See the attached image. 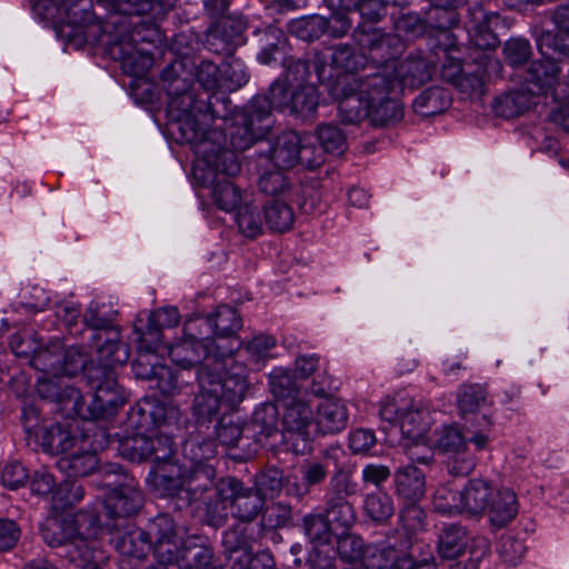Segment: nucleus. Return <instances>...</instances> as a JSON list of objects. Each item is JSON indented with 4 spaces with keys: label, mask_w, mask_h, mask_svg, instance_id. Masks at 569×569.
I'll return each instance as SVG.
<instances>
[{
    "label": "nucleus",
    "mask_w": 569,
    "mask_h": 569,
    "mask_svg": "<svg viewBox=\"0 0 569 569\" xmlns=\"http://www.w3.org/2000/svg\"><path fill=\"white\" fill-rule=\"evenodd\" d=\"M196 81L203 89L196 92L191 72L184 71L183 61L168 64L161 72V81L168 100L169 131L178 143H194L217 137L224 139L222 130L211 129L216 119L228 121L231 101L223 92L222 69L214 62L202 60L196 67Z\"/></svg>",
    "instance_id": "nucleus-1"
},
{
    "label": "nucleus",
    "mask_w": 569,
    "mask_h": 569,
    "mask_svg": "<svg viewBox=\"0 0 569 569\" xmlns=\"http://www.w3.org/2000/svg\"><path fill=\"white\" fill-rule=\"evenodd\" d=\"M100 519L97 515L79 512L73 517H50L40 526L43 542L60 548L59 555L78 569H100L103 553L97 547Z\"/></svg>",
    "instance_id": "nucleus-2"
},
{
    "label": "nucleus",
    "mask_w": 569,
    "mask_h": 569,
    "mask_svg": "<svg viewBox=\"0 0 569 569\" xmlns=\"http://www.w3.org/2000/svg\"><path fill=\"white\" fill-rule=\"evenodd\" d=\"M133 21L131 18L113 17L107 21V31L101 44L114 61H119L124 73L132 77L144 76L153 66L152 53L139 43H153L160 40L156 21Z\"/></svg>",
    "instance_id": "nucleus-3"
},
{
    "label": "nucleus",
    "mask_w": 569,
    "mask_h": 569,
    "mask_svg": "<svg viewBox=\"0 0 569 569\" xmlns=\"http://www.w3.org/2000/svg\"><path fill=\"white\" fill-rule=\"evenodd\" d=\"M291 86L286 80L276 79L268 93L256 94L248 102L229 128V143L232 149L244 151L270 132L273 124L271 111H288L293 90L290 89Z\"/></svg>",
    "instance_id": "nucleus-4"
},
{
    "label": "nucleus",
    "mask_w": 569,
    "mask_h": 569,
    "mask_svg": "<svg viewBox=\"0 0 569 569\" xmlns=\"http://www.w3.org/2000/svg\"><path fill=\"white\" fill-rule=\"evenodd\" d=\"M216 469L211 465H199L198 468L187 463L173 465L160 469L153 480L154 490L160 497L176 500V508L183 509L194 502L206 506L208 513H214Z\"/></svg>",
    "instance_id": "nucleus-5"
},
{
    "label": "nucleus",
    "mask_w": 569,
    "mask_h": 569,
    "mask_svg": "<svg viewBox=\"0 0 569 569\" xmlns=\"http://www.w3.org/2000/svg\"><path fill=\"white\" fill-rule=\"evenodd\" d=\"M229 134H224V139L211 137V139H202L199 142L190 143L196 153L201 154L208 167L206 181H210L212 188V199L224 211L238 210L241 202V193L238 187L228 178L236 177L241 164L234 151L226 147Z\"/></svg>",
    "instance_id": "nucleus-6"
},
{
    "label": "nucleus",
    "mask_w": 569,
    "mask_h": 569,
    "mask_svg": "<svg viewBox=\"0 0 569 569\" xmlns=\"http://www.w3.org/2000/svg\"><path fill=\"white\" fill-rule=\"evenodd\" d=\"M87 385L91 393V402L83 406L82 415L76 417L83 420L106 419L114 416L126 403L123 388L118 383L114 371L102 367H92L86 373Z\"/></svg>",
    "instance_id": "nucleus-7"
},
{
    "label": "nucleus",
    "mask_w": 569,
    "mask_h": 569,
    "mask_svg": "<svg viewBox=\"0 0 569 569\" xmlns=\"http://www.w3.org/2000/svg\"><path fill=\"white\" fill-rule=\"evenodd\" d=\"M358 485L347 470H336L329 479L323 496V513L336 533H346L357 522V511L350 497L357 493Z\"/></svg>",
    "instance_id": "nucleus-8"
},
{
    "label": "nucleus",
    "mask_w": 569,
    "mask_h": 569,
    "mask_svg": "<svg viewBox=\"0 0 569 569\" xmlns=\"http://www.w3.org/2000/svg\"><path fill=\"white\" fill-rule=\"evenodd\" d=\"M214 495V515L222 519L227 510L242 522L254 520L264 506V499L254 489L244 488L243 483L233 477L222 478L217 482Z\"/></svg>",
    "instance_id": "nucleus-9"
},
{
    "label": "nucleus",
    "mask_w": 569,
    "mask_h": 569,
    "mask_svg": "<svg viewBox=\"0 0 569 569\" xmlns=\"http://www.w3.org/2000/svg\"><path fill=\"white\" fill-rule=\"evenodd\" d=\"M351 36L358 48L366 53L368 67L371 69L393 70L398 64L397 59L406 49L398 34L386 32L383 29L356 27Z\"/></svg>",
    "instance_id": "nucleus-10"
},
{
    "label": "nucleus",
    "mask_w": 569,
    "mask_h": 569,
    "mask_svg": "<svg viewBox=\"0 0 569 569\" xmlns=\"http://www.w3.org/2000/svg\"><path fill=\"white\" fill-rule=\"evenodd\" d=\"M495 492L490 481L470 479L462 490L452 492L446 488L437 490L435 508L441 513L467 512L471 516L483 515Z\"/></svg>",
    "instance_id": "nucleus-11"
},
{
    "label": "nucleus",
    "mask_w": 569,
    "mask_h": 569,
    "mask_svg": "<svg viewBox=\"0 0 569 569\" xmlns=\"http://www.w3.org/2000/svg\"><path fill=\"white\" fill-rule=\"evenodd\" d=\"M282 438L297 455L311 450L313 442L315 413L307 397L281 406Z\"/></svg>",
    "instance_id": "nucleus-12"
},
{
    "label": "nucleus",
    "mask_w": 569,
    "mask_h": 569,
    "mask_svg": "<svg viewBox=\"0 0 569 569\" xmlns=\"http://www.w3.org/2000/svg\"><path fill=\"white\" fill-rule=\"evenodd\" d=\"M212 360L209 365V372L212 382L217 385V392L222 398L228 409L236 408L244 398L249 383L247 380V367L239 363L234 355L221 356L220 358L209 357Z\"/></svg>",
    "instance_id": "nucleus-13"
},
{
    "label": "nucleus",
    "mask_w": 569,
    "mask_h": 569,
    "mask_svg": "<svg viewBox=\"0 0 569 569\" xmlns=\"http://www.w3.org/2000/svg\"><path fill=\"white\" fill-rule=\"evenodd\" d=\"M208 327L214 337L210 341L218 356H233L240 350L242 342L237 332L242 327V320L237 309L230 306H219L213 312L201 319V325Z\"/></svg>",
    "instance_id": "nucleus-14"
},
{
    "label": "nucleus",
    "mask_w": 569,
    "mask_h": 569,
    "mask_svg": "<svg viewBox=\"0 0 569 569\" xmlns=\"http://www.w3.org/2000/svg\"><path fill=\"white\" fill-rule=\"evenodd\" d=\"M331 468L345 470L339 463V456L333 449H325L318 456L307 458L298 467L300 482L288 485L287 492L299 500L306 498L311 489L321 486L330 475Z\"/></svg>",
    "instance_id": "nucleus-15"
},
{
    "label": "nucleus",
    "mask_w": 569,
    "mask_h": 569,
    "mask_svg": "<svg viewBox=\"0 0 569 569\" xmlns=\"http://www.w3.org/2000/svg\"><path fill=\"white\" fill-rule=\"evenodd\" d=\"M196 321H188L184 325V335L181 340L174 345L167 343L163 349L168 350L170 359L180 368L190 369L197 367L201 370L207 362V358L218 356L209 337H198L192 330ZM202 336V331L199 332Z\"/></svg>",
    "instance_id": "nucleus-16"
},
{
    "label": "nucleus",
    "mask_w": 569,
    "mask_h": 569,
    "mask_svg": "<svg viewBox=\"0 0 569 569\" xmlns=\"http://www.w3.org/2000/svg\"><path fill=\"white\" fill-rule=\"evenodd\" d=\"M60 10L80 41L101 44L108 29L107 21L98 19L92 0H60Z\"/></svg>",
    "instance_id": "nucleus-17"
},
{
    "label": "nucleus",
    "mask_w": 569,
    "mask_h": 569,
    "mask_svg": "<svg viewBox=\"0 0 569 569\" xmlns=\"http://www.w3.org/2000/svg\"><path fill=\"white\" fill-rule=\"evenodd\" d=\"M327 62H329V67L332 70L341 73L337 79L355 77L353 74L368 68L366 53L360 49L357 51L356 48L349 43H338L328 48V50L322 52L321 57H318L313 62V68L320 82L331 77V73L326 74Z\"/></svg>",
    "instance_id": "nucleus-18"
},
{
    "label": "nucleus",
    "mask_w": 569,
    "mask_h": 569,
    "mask_svg": "<svg viewBox=\"0 0 569 569\" xmlns=\"http://www.w3.org/2000/svg\"><path fill=\"white\" fill-rule=\"evenodd\" d=\"M356 77L336 79L329 84V92L339 102L341 120L348 124H356L370 116L371 102L358 89Z\"/></svg>",
    "instance_id": "nucleus-19"
},
{
    "label": "nucleus",
    "mask_w": 569,
    "mask_h": 569,
    "mask_svg": "<svg viewBox=\"0 0 569 569\" xmlns=\"http://www.w3.org/2000/svg\"><path fill=\"white\" fill-rule=\"evenodd\" d=\"M179 417L180 411L176 406L144 397L128 411L127 426L136 431L148 432L177 422Z\"/></svg>",
    "instance_id": "nucleus-20"
},
{
    "label": "nucleus",
    "mask_w": 569,
    "mask_h": 569,
    "mask_svg": "<svg viewBox=\"0 0 569 569\" xmlns=\"http://www.w3.org/2000/svg\"><path fill=\"white\" fill-rule=\"evenodd\" d=\"M171 559L163 563L176 569H224L214 555L213 547L202 537L191 536L181 541L173 550Z\"/></svg>",
    "instance_id": "nucleus-21"
},
{
    "label": "nucleus",
    "mask_w": 569,
    "mask_h": 569,
    "mask_svg": "<svg viewBox=\"0 0 569 569\" xmlns=\"http://www.w3.org/2000/svg\"><path fill=\"white\" fill-rule=\"evenodd\" d=\"M311 152V148L302 144L301 137L296 131H284L272 143L270 159L281 170H288L298 163L313 168L319 162L309 156Z\"/></svg>",
    "instance_id": "nucleus-22"
},
{
    "label": "nucleus",
    "mask_w": 569,
    "mask_h": 569,
    "mask_svg": "<svg viewBox=\"0 0 569 569\" xmlns=\"http://www.w3.org/2000/svg\"><path fill=\"white\" fill-rule=\"evenodd\" d=\"M37 392L40 398L53 402L67 418H76V415H82L83 398L79 389L68 385L59 376L53 378H39L37 381Z\"/></svg>",
    "instance_id": "nucleus-23"
},
{
    "label": "nucleus",
    "mask_w": 569,
    "mask_h": 569,
    "mask_svg": "<svg viewBox=\"0 0 569 569\" xmlns=\"http://www.w3.org/2000/svg\"><path fill=\"white\" fill-rule=\"evenodd\" d=\"M498 22L499 14L487 11L481 3L469 6L465 22L469 42L481 50H495L500 43L493 31Z\"/></svg>",
    "instance_id": "nucleus-24"
},
{
    "label": "nucleus",
    "mask_w": 569,
    "mask_h": 569,
    "mask_svg": "<svg viewBox=\"0 0 569 569\" xmlns=\"http://www.w3.org/2000/svg\"><path fill=\"white\" fill-rule=\"evenodd\" d=\"M246 23L241 19L223 18L212 23L206 34V48L220 56L231 57L244 44Z\"/></svg>",
    "instance_id": "nucleus-25"
},
{
    "label": "nucleus",
    "mask_w": 569,
    "mask_h": 569,
    "mask_svg": "<svg viewBox=\"0 0 569 569\" xmlns=\"http://www.w3.org/2000/svg\"><path fill=\"white\" fill-rule=\"evenodd\" d=\"M180 313L177 307H162L153 310L149 317L143 331L139 333V350L147 353L158 352L163 346V331L178 326Z\"/></svg>",
    "instance_id": "nucleus-26"
},
{
    "label": "nucleus",
    "mask_w": 569,
    "mask_h": 569,
    "mask_svg": "<svg viewBox=\"0 0 569 569\" xmlns=\"http://www.w3.org/2000/svg\"><path fill=\"white\" fill-rule=\"evenodd\" d=\"M100 535H109V542L122 556L142 559L150 551L147 533L137 527H124L122 523L107 522L101 526Z\"/></svg>",
    "instance_id": "nucleus-27"
},
{
    "label": "nucleus",
    "mask_w": 569,
    "mask_h": 569,
    "mask_svg": "<svg viewBox=\"0 0 569 569\" xmlns=\"http://www.w3.org/2000/svg\"><path fill=\"white\" fill-rule=\"evenodd\" d=\"M212 360H208L201 370L197 371V380L199 392L193 400V416L199 423L209 422L214 419L223 405L222 398L219 396L217 385L212 382V376L209 372V365Z\"/></svg>",
    "instance_id": "nucleus-28"
},
{
    "label": "nucleus",
    "mask_w": 569,
    "mask_h": 569,
    "mask_svg": "<svg viewBox=\"0 0 569 569\" xmlns=\"http://www.w3.org/2000/svg\"><path fill=\"white\" fill-rule=\"evenodd\" d=\"M142 500L138 483L129 485L120 490H110L103 497L104 515L113 523L120 520V523L124 525L129 517L140 510Z\"/></svg>",
    "instance_id": "nucleus-29"
},
{
    "label": "nucleus",
    "mask_w": 569,
    "mask_h": 569,
    "mask_svg": "<svg viewBox=\"0 0 569 569\" xmlns=\"http://www.w3.org/2000/svg\"><path fill=\"white\" fill-rule=\"evenodd\" d=\"M144 531L157 562L163 563L164 560L171 559L170 557L178 546L176 525L172 518L168 515H159L149 522Z\"/></svg>",
    "instance_id": "nucleus-30"
},
{
    "label": "nucleus",
    "mask_w": 569,
    "mask_h": 569,
    "mask_svg": "<svg viewBox=\"0 0 569 569\" xmlns=\"http://www.w3.org/2000/svg\"><path fill=\"white\" fill-rule=\"evenodd\" d=\"M109 11L106 21L113 17L130 18L131 16H149L153 19H161L172 8L170 0H98Z\"/></svg>",
    "instance_id": "nucleus-31"
},
{
    "label": "nucleus",
    "mask_w": 569,
    "mask_h": 569,
    "mask_svg": "<svg viewBox=\"0 0 569 569\" xmlns=\"http://www.w3.org/2000/svg\"><path fill=\"white\" fill-rule=\"evenodd\" d=\"M258 187L266 194L283 196L287 200L297 203L305 213H310L313 210V202L302 199L305 188L302 186L291 187L284 170L264 172L259 178Z\"/></svg>",
    "instance_id": "nucleus-32"
},
{
    "label": "nucleus",
    "mask_w": 569,
    "mask_h": 569,
    "mask_svg": "<svg viewBox=\"0 0 569 569\" xmlns=\"http://www.w3.org/2000/svg\"><path fill=\"white\" fill-rule=\"evenodd\" d=\"M435 71L436 64L420 54H409L393 67V74L399 88H419L431 79Z\"/></svg>",
    "instance_id": "nucleus-33"
},
{
    "label": "nucleus",
    "mask_w": 569,
    "mask_h": 569,
    "mask_svg": "<svg viewBox=\"0 0 569 569\" xmlns=\"http://www.w3.org/2000/svg\"><path fill=\"white\" fill-rule=\"evenodd\" d=\"M349 412L341 400L326 398L317 407L315 428L322 436L336 435L348 426Z\"/></svg>",
    "instance_id": "nucleus-34"
},
{
    "label": "nucleus",
    "mask_w": 569,
    "mask_h": 569,
    "mask_svg": "<svg viewBox=\"0 0 569 569\" xmlns=\"http://www.w3.org/2000/svg\"><path fill=\"white\" fill-rule=\"evenodd\" d=\"M560 69L551 58L533 60L523 76L527 90L531 94H546L558 82Z\"/></svg>",
    "instance_id": "nucleus-35"
},
{
    "label": "nucleus",
    "mask_w": 569,
    "mask_h": 569,
    "mask_svg": "<svg viewBox=\"0 0 569 569\" xmlns=\"http://www.w3.org/2000/svg\"><path fill=\"white\" fill-rule=\"evenodd\" d=\"M519 503L513 490L502 488L495 490L485 513L490 527L495 530L507 527L517 517Z\"/></svg>",
    "instance_id": "nucleus-36"
},
{
    "label": "nucleus",
    "mask_w": 569,
    "mask_h": 569,
    "mask_svg": "<svg viewBox=\"0 0 569 569\" xmlns=\"http://www.w3.org/2000/svg\"><path fill=\"white\" fill-rule=\"evenodd\" d=\"M468 547V530L458 522L446 523L438 533L437 555L441 560L456 561Z\"/></svg>",
    "instance_id": "nucleus-37"
},
{
    "label": "nucleus",
    "mask_w": 569,
    "mask_h": 569,
    "mask_svg": "<svg viewBox=\"0 0 569 569\" xmlns=\"http://www.w3.org/2000/svg\"><path fill=\"white\" fill-rule=\"evenodd\" d=\"M101 340H92L91 347L96 348L97 365L106 370L114 371L117 366L124 365L130 357L128 347L121 342L120 330H111L108 336Z\"/></svg>",
    "instance_id": "nucleus-38"
},
{
    "label": "nucleus",
    "mask_w": 569,
    "mask_h": 569,
    "mask_svg": "<svg viewBox=\"0 0 569 569\" xmlns=\"http://www.w3.org/2000/svg\"><path fill=\"white\" fill-rule=\"evenodd\" d=\"M117 311L104 303L92 301L86 309L82 321L89 332L88 339L102 340L111 330H119L116 323Z\"/></svg>",
    "instance_id": "nucleus-39"
},
{
    "label": "nucleus",
    "mask_w": 569,
    "mask_h": 569,
    "mask_svg": "<svg viewBox=\"0 0 569 569\" xmlns=\"http://www.w3.org/2000/svg\"><path fill=\"white\" fill-rule=\"evenodd\" d=\"M393 482L396 495L405 501H420L426 493V476L411 463L395 471Z\"/></svg>",
    "instance_id": "nucleus-40"
},
{
    "label": "nucleus",
    "mask_w": 569,
    "mask_h": 569,
    "mask_svg": "<svg viewBox=\"0 0 569 569\" xmlns=\"http://www.w3.org/2000/svg\"><path fill=\"white\" fill-rule=\"evenodd\" d=\"M270 392L280 406L307 397V391L297 381L296 377L286 369L277 368L269 376Z\"/></svg>",
    "instance_id": "nucleus-41"
},
{
    "label": "nucleus",
    "mask_w": 569,
    "mask_h": 569,
    "mask_svg": "<svg viewBox=\"0 0 569 569\" xmlns=\"http://www.w3.org/2000/svg\"><path fill=\"white\" fill-rule=\"evenodd\" d=\"M491 405L488 390L479 383H463L457 392L459 415L466 421L472 420L478 412Z\"/></svg>",
    "instance_id": "nucleus-42"
},
{
    "label": "nucleus",
    "mask_w": 569,
    "mask_h": 569,
    "mask_svg": "<svg viewBox=\"0 0 569 569\" xmlns=\"http://www.w3.org/2000/svg\"><path fill=\"white\" fill-rule=\"evenodd\" d=\"M356 80L359 83L358 89L371 103L392 94L398 87L395 74L383 69H375L373 72Z\"/></svg>",
    "instance_id": "nucleus-43"
},
{
    "label": "nucleus",
    "mask_w": 569,
    "mask_h": 569,
    "mask_svg": "<svg viewBox=\"0 0 569 569\" xmlns=\"http://www.w3.org/2000/svg\"><path fill=\"white\" fill-rule=\"evenodd\" d=\"M37 438L42 449L51 455L64 456L78 442V438L59 423L41 428Z\"/></svg>",
    "instance_id": "nucleus-44"
},
{
    "label": "nucleus",
    "mask_w": 569,
    "mask_h": 569,
    "mask_svg": "<svg viewBox=\"0 0 569 569\" xmlns=\"http://www.w3.org/2000/svg\"><path fill=\"white\" fill-rule=\"evenodd\" d=\"M56 466L67 478L77 479L93 475L98 466V458L92 451L66 453L57 460Z\"/></svg>",
    "instance_id": "nucleus-45"
},
{
    "label": "nucleus",
    "mask_w": 569,
    "mask_h": 569,
    "mask_svg": "<svg viewBox=\"0 0 569 569\" xmlns=\"http://www.w3.org/2000/svg\"><path fill=\"white\" fill-rule=\"evenodd\" d=\"M451 98L447 90L430 87L420 92L413 100L412 108L421 117H432L442 113L450 107Z\"/></svg>",
    "instance_id": "nucleus-46"
},
{
    "label": "nucleus",
    "mask_w": 569,
    "mask_h": 569,
    "mask_svg": "<svg viewBox=\"0 0 569 569\" xmlns=\"http://www.w3.org/2000/svg\"><path fill=\"white\" fill-rule=\"evenodd\" d=\"M222 547L226 557L232 565L252 551V538L247 533L246 527L234 526L223 532Z\"/></svg>",
    "instance_id": "nucleus-47"
},
{
    "label": "nucleus",
    "mask_w": 569,
    "mask_h": 569,
    "mask_svg": "<svg viewBox=\"0 0 569 569\" xmlns=\"http://www.w3.org/2000/svg\"><path fill=\"white\" fill-rule=\"evenodd\" d=\"M319 106V94L312 84H297L291 91V102L287 113L308 119L313 117Z\"/></svg>",
    "instance_id": "nucleus-48"
},
{
    "label": "nucleus",
    "mask_w": 569,
    "mask_h": 569,
    "mask_svg": "<svg viewBox=\"0 0 569 569\" xmlns=\"http://www.w3.org/2000/svg\"><path fill=\"white\" fill-rule=\"evenodd\" d=\"M63 346L60 340L50 341L47 347H41L32 352L30 365L52 376H60Z\"/></svg>",
    "instance_id": "nucleus-49"
},
{
    "label": "nucleus",
    "mask_w": 569,
    "mask_h": 569,
    "mask_svg": "<svg viewBox=\"0 0 569 569\" xmlns=\"http://www.w3.org/2000/svg\"><path fill=\"white\" fill-rule=\"evenodd\" d=\"M93 477V483L101 489H106L107 492L137 483L136 479L118 463H106L99 468L97 467Z\"/></svg>",
    "instance_id": "nucleus-50"
},
{
    "label": "nucleus",
    "mask_w": 569,
    "mask_h": 569,
    "mask_svg": "<svg viewBox=\"0 0 569 569\" xmlns=\"http://www.w3.org/2000/svg\"><path fill=\"white\" fill-rule=\"evenodd\" d=\"M216 445L211 439L190 437L182 446V455L187 467L198 468L199 465H210L209 460L214 458Z\"/></svg>",
    "instance_id": "nucleus-51"
},
{
    "label": "nucleus",
    "mask_w": 569,
    "mask_h": 569,
    "mask_svg": "<svg viewBox=\"0 0 569 569\" xmlns=\"http://www.w3.org/2000/svg\"><path fill=\"white\" fill-rule=\"evenodd\" d=\"M532 104L531 97L522 91H511L496 98L492 110L496 116L506 119L519 117L529 110Z\"/></svg>",
    "instance_id": "nucleus-52"
},
{
    "label": "nucleus",
    "mask_w": 569,
    "mask_h": 569,
    "mask_svg": "<svg viewBox=\"0 0 569 569\" xmlns=\"http://www.w3.org/2000/svg\"><path fill=\"white\" fill-rule=\"evenodd\" d=\"M403 117L402 103L392 94L372 102L369 119L372 124L385 127L400 121Z\"/></svg>",
    "instance_id": "nucleus-53"
},
{
    "label": "nucleus",
    "mask_w": 569,
    "mask_h": 569,
    "mask_svg": "<svg viewBox=\"0 0 569 569\" xmlns=\"http://www.w3.org/2000/svg\"><path fill=\"white\" fill-rule=\"evenodd\" d=\"M278 407L274 403L266 402L258 406L251 417V427L259 441L268 439L278 432Z\"/></svg>",
    "instance_id": "nucleus-54"
},
{
    "label": "nucleus",
    "mask_w": 569,
    "mask_h": 569,
    "mask_svg": "<svg viewBox=\"0 0 569 569\" xmlns=\"http://www.w3.org/2000/svg\"><path fill=\"white\" fill-rule=\"evenodd\" d=\"M264 220L270 230L286 232L291 229L295 222L292 208L278 199L268 201L263 207Z\"/></svg>",
    "instance_id": "nucleus-55"
},
{
    "label": "nucleus",
    "mask_w": 569,
    "mask_h": 569,
    "mask_svg": "<svg viewBox=\"0 0 569 569\" xmlns=\"http://www.w3.org/2000/svg\"><path fill=\"white\" fill-rule=\"evenodd\" d=\"M149 445V451H151L149 460L156 465L153 480L160 473L161 468L180 465L174 459L173 440L170 436L162 433L150 436Z\"/></svg>",
    "instance_id": "nucleus-56"
},
{
    "label": "nucleus",
    "mask_w": 569,
    "mask_h": 569,
    "mask_svg": "<svg viewBox=\"0 0 569 569\" xmlns=\"http://www.w3.org/2000/svg\"><path fill=\"white\" fill-rule=\"evenodd\" d=\"M302 528L315 547L330 543L332 536H336L333 527L323 512L306 515L302 519Z\"/></svg>",
    "instance_id": "nucleus-57"
},
{
    "label": "nucleus",
    "mask_w": 569,
    "mask_h": 569,
    "mask_svg": "<svg viewBox=\"0 0 569 569\" xmlns=\"http://www.w3.org/2000/svg\"><path fill=\"white\" fill-rule=\"evenodd\" d=\"M327 18L315 14L291 20L288 23L289 32L300 40L312 42L326 34Z\"/></svg>",
    "instance_id": "nucleus-58"
},
{
    "label": "nucleus",
    "mask_w": 569,
    "mask_h": 569,
    "mask_svg": "<svg viewBox=\"0 0 569 569\" xmlns=\"http://www.w3.org/2000/svg\"><path fill=\"white\" fill-rule=\"evenodd\" d=\"M457 8L432 7L426 14L427 30H436L445 38L447 43L453 42L455 36L450 31L459 22Z\"/></svg>",
    "instance_id": "nucleus-59"
},
{
    "label": "nucleus",
    "mask_w": 569,
    "mask_h": 569,
    "mask_svg": "<svg viewBox=\"0 0 569 569\" xmlns=\"http://www.w3.org/2000/svg\"><path fill=\"white\" fill-rule=\"evenodd\" d=\"M147 432L137 431L118 439L117 450L121 457L136 462L149 460V437Z\"/></svg>",
    "instance_id": "nucleus-60"
},
{
    "label": "nucleus",
    "mask_w": 569,
    "mask_h": 569,
    "mask_svg": "<svg viewBox=\"0 0 569 569\" xmlns=\"http://www.w3.org/2000/svg\"><path fill=\"white\" fill-rule=\"evenodd\" d=\"M363 510L373 522L385 523L393 516V500L386 492L368 493L363 500Z\"/></svg>",
    "instance_id": "nucleus-61"
},
{
    "label": "nucleus",
    "mask_w": 569,
    "mask_h": 569,
    "mask_svg": "<svg viewBox=\"0 0 569 569\" xmlns=\"http://www.w3.org/2000/svg\"><path fill=\"white\" fill-rule=\"evenodd\" d=\"M536 42L542 57L569 58V31H542Z\"/></svg>",
    "instance_id": "nucleus-62"
},
{
    "label": "nucleus",
    "mask_w": 569,
    "mask_h": 569,
    "mask_svg": "<svg viewBox=\"0 0 569 569\" xmlns=\"http://www.w3.org/2000/svg\"><path fill=\"white\" fill-rule=\"evenodd\" d=\"M412 406V398L405 391L398 392L392 398H387L380 405L379 416L383 423V430L399 426L402 410H407Z\"/></svg>",
    "instance_id": "nucleus-63"
},
{
    "label": "nucleus",
    "mask_w": 569,
    "mask_h": 569,
    "mask_svg": "<svg viewBox=\"0 0 569 569\" xmlns=\"http://www.w3.org/2000/svg\"><path fill=\"white\" fill-rule=\"evenodd\" d=\"M83 496V486L77 479L67 478L57 486L53 492V506L56 509L66 510L79 503Z\"/></svg>",
    "instance_id": "nucleus-64"
}]
</instances>
